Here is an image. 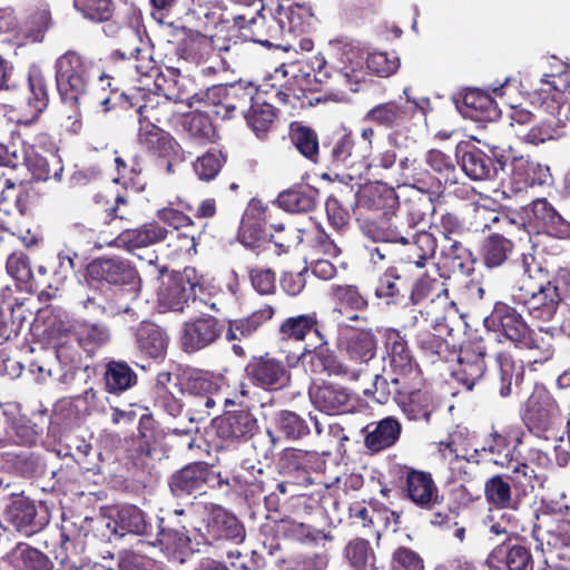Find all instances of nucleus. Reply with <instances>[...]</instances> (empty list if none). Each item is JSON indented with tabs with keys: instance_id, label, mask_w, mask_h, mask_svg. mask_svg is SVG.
<instances>
[{
	"instance_id": "27",
	"label": "nucleus",
	"mask_w": 570,
	"mask_h": 570,
	"mask_svg": "<svg viewBox=\"0 0 570 570\" xmlns=\"http://www.w3.org/2000/svg\"><path fill=\"white\" fill-rule=\"evenodd\" d=\"M87 276L92 281L106 282L111 285H134L139 275L129 261L119 257H99L87 266Z\"/></svg>"
},
{
	"instance_id": "32",
	"label": "nucleus",
	"mask_w": 570,
	"mask_h": 570,
	"mask_svg": "<svg viewBox=\"0 0 570 570\" xmlns=\"http://www.w3.org/2000/svg\"><path fill=\"white\" fill-rule=\"evenodd\" d=\"M495 377L491 382V389L502 399L512 394V385H520L524 379V365L518 361L510 348L494 352Z\"/></svg>"
},
{
	"instance_id": "39",
	"label": "nucleus",
	"mask_w": 570,
	"mask_h": 570,
	"mask_svg": "<svg viewBox=\"0 0 570 570\" xmlns=\"http://www.w3.org/2000/svg\"><path fill=\"white\" fill-rule=\"evenodd\" d=\"M456 161L472 180L494 178L498 171L495 160L476 146L465 144L456 148Z\"/></svg>"
},
{
	"instance_id": "55",
	"label": "nucleus",
	"mask_w": 570,
	"mask_h": 570,
	"mask_svg": "<svg viewBox=\"0 0 570 570\" xmlns=\"http://www.w3.org/2000/svg\"><path fill=\"white\" fill-rule=\"evenodd\" d=\"M91 212L101 215L102 223L109 225L116 219L126 220L128 216V199L121 193H114L111 189H105L97 193L94 198Z\"/></svg>"
},
{
	"instance_id": "48",
	"label": "nucleus",
	"mask_w": 570,
	"mask_h": 570,
	"mask_svg": "<svg viewBox=\"0 0 570 570\" xmlns=\"http://www.w3.org/2000/svg\"><path fill=\"white\" fill-rule=\"evenodd\" d=\"M400 181L422 193H434L439 180L416 157L406 156L399 161Z\"/></svg>"
},
{
	"instance_id": "49",
	"label": "nucleus",
	"mask_w": 570,
	"mask_h": 570,
	"mask_svg": "<svg viewBox=\"0 0 570 570\" xmlns=\"http://www.w3.org/2000/svg\"><path fill=\"white\" fill-rule=\"evenodd\" d=\"M406 289V281L399 268L390 266L377 277L374 296L386 306H396L404 301Z\"/></svg>"
},
{
	"instance_id": "8",
	"label": "nucleus",
	"mask_w": 570,
	"mask_h": 570,
	"mask_svg": "<svg viewBox=\"0 0 570 570\" xmlns=\"http://www.w3.org/2000/svg\"><path fill=\"white\" fill-rule=\"evenodd\" d=\"M424 214H420L417 219L410 218V213L383 212L377 215L358 214L357 222L363 235L373 242L409 244L412 230L422 220Z\"/></svg>"
},
{
	"instance_id": "47",
	"label": "nucleus",
	"mask_w": 570,
	"mask_h": 570,
	"mask_svg": "<svg viewBox=\"0 0 570 570\" xmlns=\"http://www.w3.org/2000/svg\"><path fill=\"white\" fill-rule=\"evenodd\" d=\"M254 42L266 48L274 46V40L284 37L275 9H262L248 20V35Z\"/></svg>"
},
{
	"instance_id": "42",
	"label": "nucleus",
	"mask_w": 570,
	"mask_h": 570,
	"mask_svg": "<svg viewBox=\"0 0 570 570\" xmlns=\"http://www.w3.org/2000/svg\"><path fill=\"white\" fill-rule=\"evenodd\" d=\"M12 501L6 509L7 521L19 532L28 535L42 529L43 522L37 520V508L33 501L23 494H11Z\"/></svg>"
},
{
	"instance_id": "17",
	"label": "nucleus",
	"mask_w": 570,
	"mask_h": 570,
	"mask_svg": "<svg viewBox=\"0 0 570 570\" xmlns=\"http://www.w3.org/2000/svg\"><path fill=\"white\" fill-rule=\"evenodd\" d=\"M560 417V406L552 395L547 392L532 393L521 414L522 422L528 431L544 440L556 431Z\"/></svg>"
},
{
	"instance_id": "57",
	"label": "nucleus",
	"mask_w": 570,
	"mask_h": 570,
	"mask_svg": "<svg viewBox=\"0 0 570 570\" xmlns=\"http://www.w3.org/2000/svg\"><path fill=\"white\" fill-rule=\"evenodd\" d=\"M53 26L51 7L47 1H38L32 6L22 26L23 37L29 42H41Z\"/></svg>"
},
{
	"instance_id": "62",
	"label": "nucleus",
	"mask_w": 570,
	"mask_h": 570,
	"mask_svg": "<svg viewBox=\"0 0 570 570\" xmlns=\"http://www.w3.org/2000/svg\"><path fill=\"white\" fill-rule=\"evenodd\" d=\"M154 89L155 95L159 97H164L168 100L175 101H186L188 104V98L190 96L187 95L186 90L183 89V81L185 78L180 76V71L175 67H166V70L158 71L154 78Z\"/></svg>"
},
{
	"instance_id": "44",
	"label": "nucleus",
	"mask_w": 570,
	"mask_h": 570,
	"mask_svg": "<svg viewBox=\"0 0 570 570\" xmlns=\"http://www.w3.org/2000/svg\"><path fill=\"white\" fill-rule=\"evenodd\" d=\"M461 112L474 121L485 122L495 120L500 110L492 96L478 88H469L462 96Z\"/></svg>"
},
{
	"instance_id": "21",
	"label": "nucleus",
	"mask_w": 570,
	"mask_h": 570,
	"mask_svg": "<svg viewBox=\"0 0 570 570\" xmlns=\"http://www.w3.org/2000/svg\"><path fill=\"white\" fill-rule=\"evenodd\" d=\"M483 327L515 346L518 342L524 340V334L530 332V325L523 315L514 306L502 301L495 302L490 314L483 318Z\"/></svg>"
},
{
	"instance_id": "4",
	"label": "nucleus",
	"mask_w": 570,
	"mask_h": 570,
	"mask_svg": "<svg viewBox=\"0 0 570 570\" xmlns=\"http://www.w3.org/2000/svg\"><path fill=\"white\" fill-rule=\"evenodd\" d=\"M147 274L159 281L158 302L174 312H184L189 302L196 301V289H202L197 269L186 266L183 271H169L166 265L158 264L155 252L147 259Z\"/></svg>"
},
{
	"instance_id": "33",
	"label": "nucleus",
	"mask_w": 570,
	"mask_h": 570,
	"mask_svg": "<svg viewBox=\"0 0 570 570\" xmlns=\"http://www.w3.org/2000/svg\"><path fill=\"white\" fill-rule=\"evenodd\" d=\"M168 235L169 230L154 220L145 223L137 228L122 230L108 245L134 253L135 249L149 247L166 240Z\"/></svg>"
},
{
	"instance_id": "56",
	"label": "nucleus",
	"mask_w": 570,
	"mask_h": 570,
	"mask_svg": "<svg viewBox=\"0 0 570 570\" xmlns=\"http://www.w3.org/2000/svg\"><path fill=\"white\" fill-rule=\"evenodd\" d=\"M343 558L351 570H379L376 552L365 538L348 540L343 549Z\"/></svg>"
},
{
	"instance_id": "30",
	"label": "nucleus",
	"mask_w": 570,
	"mask_h": 570,
	"mask_svg": "<svg viewBox=\"0 0 570 570\" xmlns=\"http://www.w3.org/2000/svg\"><path fill=\"white\" fill-rule=\"evenodd\" d=\"M529 225L537 233L556 238H570V222L566 220L547 198L534 199L527 209Z\"/></svg>"
},
{
	"instance_id": "9",
	"label": "nucleus",
	"mask_w": 570,
	"mask_h": 570,
	"mask_svg": "<svg viewBox=\"0 0 570 570\" xmlns=\"http://www.w3.org/2000/svg\"><path fill=\"white\" fill-rule=\"evenodd\" d=\"M309 73L301 72L294 65L281 66L264 81V92L273 96L277 102L291 105L293 108L312 106L308 97L312 90Z\"/></svg>"
},
{
	"instance_id": "59",
	"label": "nucleus",
	"mask_w": 570,
	"mask_h": 570,
	"mask_svg": "<svg viewBox=\"0 0 570 570\" xmlns=\"http://www.w3.org/2000/svg\"><path fill=\"white\" fill-rule=\"evenodd\" d=\"M28 89L27 105L30 108V119L26 122L30 124L37 120L49 105V87L42 71L32 67L28 71Z\"/></svg>"
},
{
	"instance_id": "37",
	"label": "nucleus",
	"mask_w": 570,
	"mask_h": 570,
	"mask_svg": "<svg viewBox=\"0 0 570 570\" xmlns=\"http://www.w3.org/2000/svg\"><path fill=\"white\" fill-rule=\"evenodd\" d=\"M274 9L284 37L286 35L299 36L312 28L314 11L311 3L285 1L278 2Z\"/></svg>"
},
{
	"instance_id": "20",
	"label": "nucleus",
	"mask_w": 570,
	"mask_h": 570,
	"mask_svg": "<svg viewBox=\"0 0 570 570\" xmlns=\"http://www.w3.org/2000/svg\"><path fill=\"white\" fill-rule=\"evenodd\" d=\"M430 327L420 330L414 336V345L421 360L431 365L445 363L454 358L456 355L455 346L441 335L442 331H446V317L444 315L436 316L431 321Z\"/></svg>"
},
{
	"instance_id": "52",
	"label": "nucleus",
	"mask_w": 570,
	"mask_h": 570,
	"mask_svg": "<svg viewBox=\"0 0 570 570\" xmlns=\"http://www.w3.org/2000/svg\"><path fill=\"white\" fill-rule=\"evenodd\" d=\"M181 128L190 141L200 146L214 144L219 138L212 118L205 111L194 110L186 114L181 120Z\"/></svg>"
},
{
	"instance_id": "35",
	"label": "nucleus",
	"mask_w": 570,
	"mask_h": 570,
	"mask_svg": "<svg viewBox=\"0 0 570 570\" xmlns=\"http://www.w3.org/2000/svg\"><path fill=\"white\" fill-rule=\"evenodd\" d=\"M399 195L395 189L383 183L365 186L356 197L358 214L377 215L383 212L397 209Z\"/></svg>"
},
{
	"instance_id": "26",
	"label": "nucleus",
	"mask_w": 570,
	"mask_h": 570,
	"mask_svg": "<svg viewBox=\"0 0 570 570\" xmlns=\"http://www.w3.org/2000/svg\"><path fill=\"white\" fill-rule=\"evenodd\" d=\"M134 346L148 360L161 362L167 355L169 335L165 328L151 321H141L131 327Z\"/></svg>"
},
{
	"instance_id": "18",
	"label": "nucleus",
	"mask_w": 570,
	"mask_h": 570,
	"mask_svg": "<svg viewBox=\"0 0 570 570\" xmlns=\"http://www.w3.org/2000/svg\"><path fill=\"white\" fill-rule=\"evenodd\" d=\"M489 342L483 336H475L464 342L456 352L458 364L453 371L454 379L472 390L485 375L488 365L485 362L489 355Z\"/></svg>"
},
{
	"instance_id": "53",
	"label": "nucleus",
	"mask_w": 570,
	"mask_h": 570,
	"mask_svg": "<svg viewBox=\"0 0 570 570\" xmlns=\"http://www.w3.org/2000/svg\"><path fill=\"white\" fill-rule=\"evenodd\" d=\"M288 138L298 154L308 161L318 165L322 153V141L316 130L299 121H292L288 128Z\"/></svg>"
},
{
	"instance_id": "43",
	"label": "nucleus",
	"mask_w": 570,
	"mask_h": 570,
	"mask_svg": "<svg viewBox=\"0 0 570 570\" xmlns=\"http://www.w3.org/2000/svg\"><path fill=\"white\" fill-rule=\"evenodd\" d=\"M137 140L149 154L167 159L177 154L180 145L160 126L139 125Z\"/></svg>"
},
{
	"instance_id": "22",
	"label": "nucleus",
	"mask_w": 570,
	"mask_h": 570,
	"mask_svg": "<svg viewBox=\"0 0 570 570\" xmlns=\"http://www.w3.org/2000/svg\"><path fill=\"white\" fill-rule=\"evenodd\" d=\"M217 436L229 443H245L258 431L259 425L254 413L246 406L226 410L213 421Z\"/></svg>"
},
{
	"instance_id": "41",
	"label": "nucleus",
	"mask_w": 570,
	"mask_h": 570,
	"mask_svg": "<svg viewBox=\"0 0 570 570\" xmlns=\"http://www.w3.org/2000/svg\"><path fill=\"white\" fill-rule=\"evenodd\" d=\"M7 273L16 281L20 291L28 293H43L46 288H52V284L35 277L30 258L23 250L12 252L6 261Z\"/></svg>"
},
{
	"instance_id": "2",
	"label": "nucleus",
	"mask_w": 570,
	"mask_h": 570,
	"mask_svg": "<svg viewBox=\"0 0 570 570\" xmlns=\"http://www.w3.org/2000/svg\"><path fill=\"white\" fill-rule=\"evenodd\" d=\"M529 259L533 256L523 255L524 272L511 288V301L522 306L532 321L548 323L554 318L559 308V296L551 291L548 271L532 268Z\"/></svg>"
},
{
	"instance_id": "31",
	"label": "nucleus",
	"mask_w": 570,
	"mask_h": 570,
	"mask_svg": "<svg viewBox=\"0 0 570 570\" xmlns=\"http://www.w3.org/2000/svg\"><path fill=\"white\" fill-rule=\"evenodd\" d=\"M325 333L324 322L316 311L288 316L277 327L278 340L287 343H301L312 335L323 340Z\"/></svg>"
},
{
	"instance_id": "46",
	"label": "nucleus",
	"mask_w": 570,
	"mask_h": 570,
	"mask_svg": "<svg viewBox=\"0 0 570 570\" xmlns=\"http://www.w3.org/2000/svg\"><path fill=\"white\" fill-rule=\"evenodd\" d=\"M176 379V385L183 395L217 394L220 389L219 376L200 368H180Z\"/></svg>"
},
{
	"instance_id": "24",
	"label": "nucleus",
	"mask_w": 570,
	"mask_h": 570,
	"mask_svg": "<svg viewBox=\"0 0 570 570\" xmlns=\"http://www.w3.org/2000/svg\"><path fill=\"white\" fill-rule=\"evenodd\" d=\"M327 487L320 485L309 492L293 494L285 503V511L289 518L304 520L309 523L330 528V517L323 505Z\"/></svg>"
},
{
	"instance_id": "16",
	"label": "nucleus",
	"mask_w": 570,
	"mask_h": 570,
	"mask_svg": "<svg viewBox=\"0 0 570 570\" xmlns=\"http://www.w3.org/2000/svg\"><path fill=\"white\" fill-rule=\"evenodd\" d=\"M225 320L210 314H200L181 326L179 343L187 354H194L218 344L225 338Z\"/></svg>"
},
{
	"instance_id": "63",
	"label": "nucleus",
	"mask_w": 570,
	"mask_h": 570,
	"mask_svg": "<svg viewBox=\"0 0 570 570\" xmlns=\"http://www.w3.org/2000/svg\"><path fill=\"white\" fill-rule=\"evenodd\" d=\"M243 116L256 137L264 139L275 124L277 110L273 105L259 102L256 98Z\"/></svg>"
},
{
	"instance_id": "5",
	"label": "nucleus",
	"mask_w": 570,
	"mask_h": 570,
	"mask_svg": "<svg viewBox=\"0 0 570 570\" xmlns=\"http://www.w3.org/2000/svg\"><path fill=\"white\" fill-rule=\"evenodd\" d=\"M538 482L529 464L515 466L511 473L494 474L483 485L485 502L498 510H519Z\"/></svg>"
},
{
	"instance_id": "61",
	"label": "nucleus",
	"mask_w": 570,
	"mask_h": 570,
	"mask_svg": "<svg viewBox=\"0 0 570 570\" xmlns=\"http://www.w3.org/2000/svg\"><path fill=\"white\" fill-rule=\"evenodd\" d=\"M317 195V189L301 185L279 193L275 204L287 213H306L316 207Z\"/></svg>"
},
{
	"instance_id": "54",
	"label": "nucleus",
	"mask_w": 570,
	"mask_h": 570,
	"mask_svg": "<svg viewBox=\"0 0 570 570\" xmlns=\"http://www.w3.org/2000/svg\"><path fill=\"white\" fill-rule=\"evenodd\" d=\"M511 177L522 189L547 185L551 174L548 166L521 156L513 159Z\"/></svg>"
},
{
	"instance_id": "23",
	"label": "nucleus",
	"mask_w": 570,
	"mask_h": 570,
	"mask_svg": "<svg viewBox=\"0 0 570 570\" xmlns=\"http://www.w3.org/2000/svg\"><path fill=\"white\" fill-rule=\"evenodd\" d=\"M276 314V308L269 304H264L250 314L238 318L225 320V340L232 344L233 353L238 357L246 355L245 348L235 342L250 340L262 328L264 324L269 322Z\"/></svg>"
},
{
	"instance_id": "25",
	"label": "nucleus",
	"mask_w": 570,
	"mask_h": 570,
	"mask_svg": "<svg viewBox=\"0 0 570 570\" xmlns=\"http://www.w3.org/2000/svg\"><path fill=\"white\" fill-rule=\"evenodd\" d=\"M522 443V432L512 425H492L489 435L484 439L481 452L492 455V461L500 468H510L515 460L518 446Z\"/></svg>"
},
{
	"instance_id": "28",
	"label": "nucleus",
	"mask_w": 570,
	"mask_h": 570,
	"mask_svg": "<svg viewBox=\"0 0 570 570\" xmlns=\"http://www.w3.org/2000/svg\"><path fill=\"white\" fill-rule=\"evenodd\" d=\"M175 55L178 60L200 65L206 62L214 53V38L186 27L174 31Z\"/></svg>"
},
{
	"instance_id": "36",
	"label": "nucleus",
	"mask_w": 570,
	"mask_h": 570,
	"mask_svg": "<svg viewBox=\"0 0 570 570\" xmlns=\"http://www.w3.org/2000/svg\"><path fill=\"white\" fill-rule=\"evenodd\" d=\"M318 344L309 350L305 346L303 355L312 354V365L314 371L326 372L328 375L341 376L346 380L356 381L361 376L362 370L352 368L344 364L334 351L328 346V335L324 334L323 340H318Z\"/></svg>"
},
{
	"instance_id": "7",
	"label": "nucleus",
	"mask_w": 570,
	"mask_h": 570,
	"mask_svg": "<svg viewBox=\"0 0 570 570\" xmlns=\"http://www.w3.org/2000/svg\"><path fill=\"white\" fill-rule=\"evenodd\" d=\"M364 161L352 131L335 130L322 139L318 166L338 176L342 171L351 179L364 176Z\"/></svg>"
},
{
	"instance_id": "45",
	"label": "nucleus",
	"mask_w": 570,
	"mask_h": 570,
	"mask_svg": "<svg viewBox=\"0 0 570 570\" xmlns=\"http://www.w3.org/2000/svg\"><path fill=\"white\" fill-rule=\"evenodd\" d=\"M312 403L326 414H340L348 411L351 394L344 386L324 382L309 392Z\"/></svg>"
},
{
	"instance_id": "10",
	"label": "nucleus",
	"mask_w": 570,
	"mask_h": 570,
	"mask_svg": "<svg viewBox=\"0 0 570 570\" xmlns=\"http://www.w3.org/2000/svg\"><path fill=\"white\" fill-rule=\"evenodd\" d=\"M383 346L384 360L389 370H383V379L387 384L407 379H419L420 368L409 346L406 334L395 327H386L380 331Z\"/></svg>"
},
{
	"instance_id": "38",
	"label": "nucleus",
	"mask_w": 570,
	"mask_h": 570,
	"mask_svg": "<svg viewBox=\"0 0 570 570\" xmlns=\"http://www.w3.org/2000/svg\"><path fill=\"white\" fill-rule=\"evenodd\" d=\"M274 531L278 537L299 543H317L320 540H332L330 530L321 524L289 518L285 514L274 522Z\"/></svg>"
},
{
	"instance_id": "11",
	"label": "nucleus",
	"mask_w": 570,
	"mask_h": 570,
	"mask_svg": "<svg viewBox=\"0 0 570 570\" xmlns=\"http://www.w3.org/2000/svg\"><path fill=\"white\" fill-rule=\"evenodd\" d=\"M229 479L204 461L191 462L175 471L168 479L169 491L175 498L205 494L207 489H223Z\"/></svg>"
},
{
	"instance_id": "60",
	"label": "nucleus",
	"mask_w": 570,
	"mask_h": 570,
	"mask_svg": "<svg viewBox=\"0 0 570 570\" xmlns=\"http://www.w3.org/2000/svg\"><path fill=\"white\" fill-rule=\"evenodd\" d=\"M7 559L17 570H52L51 559L37 548L19 542L8 554Z\"/></svg>"
},
{
	"instance_id": "3",
	"label": "nucleus",
	"mask_w": 570,
	"mask_h": 570,
	"mask_svg": "<svg viewBox=\"0 0 570 570\" xmlns=\"http://www.w3.org/2000/svg\"><path fill=\"white\" fill-rule=\"evenodd\" d=\"M420 385V377L387 384L383 375H375L373 394L381 404L392 399L409 421L430 423L439 405L433 392Z\"/></svg>"
},
{
	"instance_id": "12",
	"label": "nucleus",
	"mask_w": 570,
	"mask_h": 570,
	"mask_svg": "<svg viewBox=\"0 0 570 570\" xmlns=\"http://www.w3.org/2000/svg\"><path fill=\"white\" fill-rule=\"evenodd\" d=\"M420 106L415 100L392 99L380 102L366 111L363 120L379 128L389 130L387 141L391 146L399 148V135L407 129L416 116Z\"/></svg>"
},
{
	"instance_id": "50",
	"label": "nucleus",
	"mask_w": 570,
	"mask_h": 570,
	"mask_svg": "<svg viewBox=\"0 0 570 570\" xmlns=\"http://www.w3.org/2000/svg\"><path fill=\"white\" fill-rule=\"evenodd\" d=\"M102 382L108 393L120 395L137 385L138 375L126 361L112 358L104 364Z\"/></svg>"
},
{
	"instance_id": "15",
	"label": "nucleus",
	"mask_w": 570,
	"mask_h": 570,
	"mask_svg": "<svg viewBox=\"0 0 570 570\" xmlns=\"http://www.w3.org/2000/svg\"><path fill=\"white\" fill-rule=\"evenodd\" d=\"M279 207L277 204L268 206L261 199L253 198L245 212L240 226V236L248 246H254L257 242L273 238V234H267V227L276 233L285 229V224L279 217Z\"/></svg>"
},
{
	"instance_id": "14",
	"label": "nucleus",
	"mask_w": 570,
	"mask_h": 570,
	"mask_svg": "<svg viewBox=\"0 0 570 570\" xmlns=\"http://www.w3.org/2000/svg\"><path fill=\"white\" fill-rule=\"evenodd\" d=\"M244 371L253 386L267 392L282 391L289 386L292 380L289 365L269 352L253 356Z\"/></svg>"
},
{
	"instance_id": "29",
	"label": "nucleus",
	"mask_w": 570,
	"mask_h": 570,
	"mask_svg": "<svg viewBox=\"0 0 570 570\" xmlns=\"http://www.w3.org/2000/svg\"><path fill=\"white\" fill-rule=\"evenodd\" d=\"M268 476L269 473L262 468L243 462L233 470L232 478H228L229 484H224V487H228L243 495L248 504H256L266 494V488L269 485Z\"/></svg>"
},
{
	"instance_id": "34",
	"label": "nucleus",
	"mask_w": 570,
	"mask_h": 570,
	"mask_svg": "<svg viewBox=\"0 0 570 570\" xmlns=\"http://www.w3.org/2000/svg\"><path fill=\"white\" fill-rule=\"evenodd\" d=\"M361 432L364 435V446L371 454H376L397 443L402 433V424L396 417L386 416L377 422L366 424Z\"/></svg>"
},
{
	"instance_id": "19",
	"label": "nucleus",
	"mask_w": 570,
	"mask_h": 570,
	"mask_svg": "<svg viewBox=\"0 0 570 570\" xmlns=\"http://www.w3.org/2000/svg\"><path fill=\"white\" fill-rule=\"evenodd\" d=\"M157 534L153 547L158 548L169 561L183 563L195 552L190 532L181 520L157 518Z\"/></svg>"
},
{
	"instance_id": "58",
	"label": "nucleus",
	"mask_w": 570,
	"mask_h": 570,
	"mask_svg": "<svg viewBox=\"0 0 570 570\" xmlns=\"http://www.w3.org/2000/svg\"><path fill=\"white\" fill-rule=\"evenodd\" d=\"M228 91L224 85H215L208 87L206 90L195 92L188 98V107L193 108L195 105H202L223 120L235 118L234 112L229 111Z\"/></svg>"
},
{
	"instance_id": "1",
	"label": "nucleus",
	"mask_w": 570,
	"mask_h": 570,
	"mask_svg": "<svg viewBox=\"0 0 570 570\" xmlns=\"http://www.w3.org/2000/svg\"><path fill=\"white\" fill-rule=\"evenodd\" d=\"M389 474L391 484L399 490L404 501L420 510L431 512L432 525L443 527L451 523V509L444 505V495L440 493L431 472L395 463L390 466Z\"/></svg>"
},
{
	"instance_id": "13",
	"label": "nucleus",
	"mask_w": 570,
	"mask_h": 570,
	"mask_svg": "<svg viewBox=\"0 0 570 570\" xmlns=\"http://www.w3.org/2000/svg\"><path fill=\"white\" fill-rule=\"evenodd\" d=\"M207 517L203 520L202 528H195L207 546L222 542L242 543L246 538L244 523L235 513L220 504L209 503L205 505Z\"/></svg>"
},
{
	"instance_id": "40",
	"label": "nucleus",
	"mask_w": 570,
	"mask_h": 570,
	"mask_svg": "<svg viewBox=\"0 0 570 570\" xmlns=\"http://www.w3.org/2000/svg\"><path fill=\"white\" fill-rule=\"evenodd\" d=\"M150 419L142 416L139 421L138 434L125 440V461L127 465L145 469L156 443L154 429L148 428Z\"/></svg>"
},
{
	"instance_id": "64",
	"label": "nucleus",
	"mask_w": 570,
	"mask_h": 570,
	"mask_svg": "<svg viewBox=\"0 0 570 570\" xmlns=\"http://www.w3.org/2000/svg\"><path fill=\"white\" fill-rule=\"evenodd\" d=\"M227 159V151L210 147L191 163L193 171L200 181L209 183L219 175Z\"/></svg>"
},
{
	"instance_id": "6",
	"label": "nucleus",
	"mask_w": 570,
	"mask_h": 570,
	"mask_svg": "<svg viewBox=\"0 0 570 570\" xmlns=\"http://www.w3.org/2000/svg\"><path fill=\"white\" fill-rule=\"evenodd\" d=\"M98 73L97 63L77 50H67L55 62L58 94L65 104L76 106Z\"/></svg>"
},
{
	"instance_id": "51",
	"label": "nucleus",
	"mask_w": 570,
	"mask_h": 570,
	"mask_svg": "<svg viewBox=\"0 0 570 570\" xmlns=\"http://www.w3.org/2000/svg\"><path fill=\"white\" fill-rule=\"evenodd\" d=\"M515 245L512 239L499 232L489 234L481 243L480 256L487 268L503 266L513 254Z\"/></svg>"
}]
</instances>
